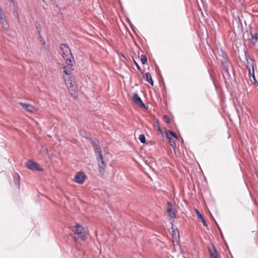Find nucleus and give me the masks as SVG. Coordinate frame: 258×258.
<instances>
[{
  "label": "nucleus",
  "mask_w": 258,
  "mask_h": 258,
  "mask_svg": "<svg viewBox=\"0 0 258 258\" xmlns=\"http://www.w3.org/2000/svg\"><path fill=\"white\" fill-rule=\"evenodd\" d=\"M133 100L136 104L138 105L139 106L146 108V106L145 104L143 102L141 98L139 96L138 94L137 93H135L133 95Z\"/></svg>",
  "instance_id": "9"
},
{
  "label": "nucleus",
  "mask_w": 258,
  "mask_h": 258,
  "mask_svg": "<svg viewBox=\"0 0 258 258\" xmlns=\"http://www.w3.org/2000/svg\"><path fill=\"white\" fill-rule=\"evenodd\" d=\"M251 39L250 40V42L253 44L255 45V44L257 42L258 39V35L257 33L251 34Z\"/></svg>",
  "instance_id": "17"
},
{
  "label": "nucleus",
  "mask_w": 258,
  "mask_h": 258,
  "mask_svg": "<svg viewBox=\"0 0 258 258\" xmlns=\"http://www.w3.org/2000/svg\"><path fill=\"white\" fill-rule=\"evenodd\" d=\"M141 60L143 64H145L147 61V56L145 55H141Z\"/></svg>",
  "instance_id": "21"
},
{
  "label": "nucleus",
  "mask_w": 258,
  "mask_h": 258,
  "mask_svg": "<svg viewBox=\"0 0 258 258\" xmlns=\"http://www.w3.org/2000/svg\"><path fill=\"white\" fill-rule=\"evenodd\" d=\"M98 167V171L101 176L104 175L106 169V164L103 160V158H98L96 159Z\"/></svg>",
  "instance_id": "5"
},
{
  "label": "nucleus",
  "mask_w": 258,
  "mask_h": 258,
  "mask_svg": "<svg viewBox=\"0 0 258 258\" xmlns=\"http://www.w3.org/2000/svg\"><path fill=\"white\" fill-rule=\"evenodd\" d=\"M87 178L86 175L83 172H78L75 176L74 180L79 184H83Z\"/></svg>",
  "instance_id": "4"
},
{
  "label": "nucleus",
  "mask_w": 258,
  "mask_h": 258,
  "mask_svg": "<svg viewBox=\"0 0 258 258\" xmlns=\"http://www.w3.org/2000/svg\"><path fill=\"white\" fill-rule=\"evenodd\" d=\"M172 237H176V234H177V236H179L178 234V229L176 228H174L173 226H172Z\"/></svg>",
  "instance_id": "19"
},
{
  "label": "nucleus",
  "mask_w": 258,
  "mask_h": 258,
  "mask_svg": "<svg viewBox=\"0 0 258 258\" xmlns=\"http://www.w3.org/2000/svg\"><path fill=\"white\" fill-rule=\"evenodd\" d=\"M135 61V63L136 66H137V68L138 69V70H141V68H140L139 65L135 61Z\"/></svg>",
  "instance_id": "26"
},
{
  "label": "nucleus",
  "mask_w": 258,
  "mask_h": 258,
  "mask_svg": "<svg viewBox=\"0 0 258 258\" xmlns=\"http://www.w3.org/2000/svg\"><path fill=\"white\" fill-rule=\"evenodd\" d=\"M169 140V142L170 143V145L171 146H172V147L175 146V143L174 141H172L171 140Z\"/></svg>",
  "instance_id": "25"
},
{
  "label": "nucleus",
  "mask_w": 258,
  "mask_h": 258,
  "mask_svg": "<svg viewBox=\"0 0 258 258\" xmlns=\"http://www.w3.org/2000/svg\"><path fill=\"white\" fill-rule=\"evenodd\" d=\"M72 67L70 68V67H68V64L67 66L63 67V73L65 74L64 76H71V71L69 69L73 70L72 69Z\"/></svg>",
  "instance_id": "16"
},
{
  "label": "nucleus",
  "mask_w": 258,
  "mask_h": 258,
  "mask_svg": "<svg viewBox=\"0 0 258 258\" xmlns=\"http://www.w3.org/2000/svg\"><path fill=\"white\" fill-rule=\"evenodd\" d=\"M0 9H3L1 6H0Z\"/></svg>",
  "instance_id": "28"
},
{
  "label": "nucleus",
  "mask_w": 258,
  "mask_h": 258,
  "mask_svg": "<svg viewBox=\"0 0 258 258\" xmlns=\"http://www.w3.org/2000/svg\"><path fill=\"white\" fill-rule=\"evenodd\" d=\"M9 6L10 7L13 8L14 9V10L15 9H16V5H15V3L14 0L12 1H10Z\"/></svg>",
  "instance_id": "22"
},
{
  "label": "nucleus",
  "mask_w": 258,
  "mask_h": 258,
  "mask_svg": "<svg viewBox=\"0 0 258 258\" xmlns=\"http://www.w3.org/2000/svg\"><path fill=\"white\" fill-rule=\"evenodd\" d=\"M208 250L211 256V258H218V254L216 248L214 245L211 247H208Z\"/></svg>",
  "instance_id": "10"
},
{
  "label": "nucleus",
  "mask_w": 258,
  "mask_h": 258,
  "mask_svg": "<svg viewBox=\"0 0 258 258\" xmlns=\"http://www.w3.org/2000/svg\"><path fill=\"white\" fill-rule=\"evenodd\" d=\"M70 228L74 233L73 238L77 242L85 240L89 235L87 229L78 223Z\"/></svg>",
  "instance_id": "1"
},
{
  "label": "nucleus",
  "mask_w": 258,
  "mask_h": 258,
  "mask_svg": "<svg viewBox=\"0 0 258 258\" xmlns=\"http://www.w3.org/2000/svg\"><path fill=\"white\" fill-rule=\"evenodd\" d=\"M168 208L167 209V212L168 216L171 218H173L175 217V211L173 208V205L171 203L168 202L167 203Z\"/></svg>",
  "instance_id": "8"
},
{
  "label": "nucleus",
  "mask_w": 258,
  "mask_h": 258,
  "mask_svg": "<svg viewBox=\"0 0 258 258\" xmlns=\"http://www.w3.org/2000/svg\"><path fill=\"white\" fill-rule=\"evenodd\" d=\"M163 120L165 122H166L167 123H169L170 122V119L169 117L166 115H164L163 116Z\"/></svg>",
  "instance_id": "23"
},
{
  "label": "nucleus",
  "mask_w": 258,
  "mask_h": 258,
  "mask_svg": "<svg viewBox=\"0 0 258 258\" xmlns=\"http://www.w3.org/2000/svg\"><path fill=\"white\" fill-rule=\"evenodd\" d=\"M13 14L15 18L17 19V22L18 23H20V19L19 17L18 12L17 10V9H15L14 11L13 12Z\"/></svg>",
  "instance_id": "18"
},
{
  "label": "nucleus",
  "mask_w": 258,
  "mask_h": 258,
  "mask_svg": "<svg viewBox=\"0 0 258 258\" xmlns=\"http://www.w3.org/2000/svg\"><path fill=\"white\" fill-rule=\"evenodd\" d=\"M0 22L3 27L7 25L6 16L3 9H0Z\"/></svg>",
  "instance_id": "11"
},
{
  "label": "nucleus",
  "mask_w": 258,
  "mask_h": 258,
  "mask_svg": "<svg viewBox=\"0 0 258 258\" xmlns=\"http://www.w3.org/2000/svg\"><path fill=\"white\" fill-rule=\"evenodd\" d=\"M26 166L28 168L31 170H36L38 171L42 170V169L39 167L38 164L35 163L32 161H28L26 163Z\"/></svg>",
  "instance_id": "6"
},
{
  "label": "nucleus",
  "mask_w": 258,
  "mask_h": 258,
  "mask_svg": "<svg viewBox=\"0 0 258 258\" xmlns=\"http://www.w3.org/2000/svg\"><path fill=\"white\" fill-rule=\"evenodd\" d=\"M19 104L22 107L29 112L34 113L36 111V108L30 104L22 102H20Z\"/></svg>",
  "instance_id": "7"
},
{
  "label": "nucleus",
  "mask_w": 258,
  "mask_h": 258,
  "mask_svg": "<svg viewBox=\"0 0 258 258\" xmlns=\"http://www.w3.org/2000/svg\"><path fill=\"white\" fill-rule=\"evenodd\" d=\"M91 143L93 147H94V148H95L96 147H97L99 146L98 145V142L97 141L92 140L91 141Z\"/></svg>",
  "instance_id": "24"
},
{
  "label": "nucleus",
  "mask_w": 258,
  "mask_h": 258,
  "mask_svg": "<svg viewBox=\"0 0 258 258\" xmlns=\"http://www.w3.org/2000/svg\"><path fill=\"white\" fill-rule=\"evenodd\" d=\"M144 78H146L145 80L146 81L149 82L152 86H154V82L152 79L151 74L149 73H147Z\"/></svg>",
  "instance_id": "14"
},
{
  "label": "nucleus",
  "mask_w": 258,
  "mask_h": 258,
  "mask_svg": "<svg viewBox=\"0 0 258 258\" xmlns=\"http://www.w3.org/2000/svg\"><path fill=\"white\" fill-rule=\"evenodd\" d=\"M60 48L62 51L63 58L66 60L68 67H73L74 60L70 49L65 44H61Z\"/></svg>",
  "instance_id": "2"
},
{
  "label": "nucleus",
  "mask_w": 258,
  "mask_h": 258,
  "mask_svg": "<svg viewBox=\"0 0 258 258\" xmlns=\"http://www.w3.org/2000/svg\"><path fill=\"white\" fill-rule=\"evenodd\" d=\"M66 85L68 90L71 92L73 91L74 87L75 85V82L72 76H63Z\"/></svg>",
  "instance_id": "3"
},
{
  "label": "nucleus",
  "mask_w": 258,
  "mask_h": 258,
  "mask_svg": "<svg viewBox=\"0 0 258 258\" xmlns=\"http://www.w3.org/2000/svg\"><path fill=\"white\" fill-rule=\"evenodd\" d=\"M94 150L95 153V156L96 157V159L98 158H103L102 150H101V148L100 147H99V146H98L97 147H96L95 148H94Z\"/></svg>",
  "instance_id": "12"
},
{
  "label": "nucleus",
  "mask_w": 258,
  "mask_h": 258,
  "mask_svg": "<svg viewBox=\"0 0 258 258\" xmlns=\"http://www.w3.org/2000/svg\"><path fill=\"white\" fill-rule=\"evenodd\" d=\"M18 185L20 186V182H19V179H18Z\"/></svg>",
  "instance_id": "27"
},
{
  "label": "nucleus",
  "mask_w": 258,
  "mask_h": 258,
  "mask_svg": "<svg viewBox=\"0 0 258 258\" xmlns=\"http://www.w3.org/2000/svg\"><path fill=\"white\" fill-rule=\"evenodd\" d=\"M170 136H172L175 138L176 140L178 139L177 135L172 131H167L166 132V137L168 140H171Z\"/></svg>",
  "instance_id": "13"
},
{
  "label": "nucleus",
  "mask_w": 258,
  "mask_h": 258,
  "mask_svg": "<svg viewBox=\"0 0 258 258\" xmlns=\"http://www.w3.org/2000/svg\"><path fill=\"white\" fill-rule=\"evenodd\" d=\"M196 213H197L198 219L201 221V222L203 223V224L205 226H207V224L206 223L205 220H204V217L201 215L200 212L198 210H196Z\"/></svg>",
  "instance_id": "15"
},
{
  "label": "nucleus",
  "mask_w": 258,
  "mask_h": 258,
  "mask_svg": "<svg viewBox=\"0 0 258 258\" xmlns=\"http://www.w3.org/2000/svg\"><path fill=\"white\" fill-rule=\"evenodd\" d=\"M139 139L142 143H145L146 138L144 135L141 134L139 135Z\"/></svg>",
  "instance_id": "20"
}]
</instances>
